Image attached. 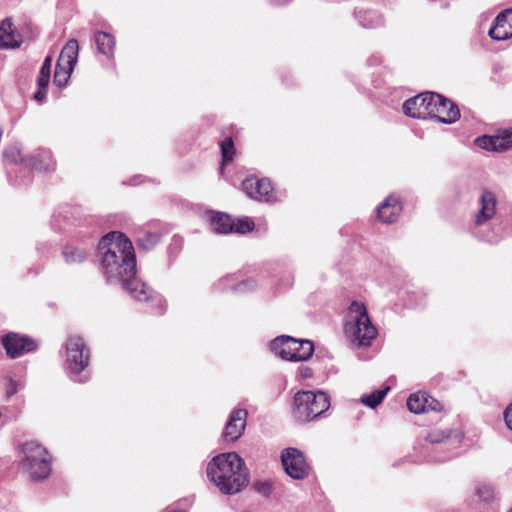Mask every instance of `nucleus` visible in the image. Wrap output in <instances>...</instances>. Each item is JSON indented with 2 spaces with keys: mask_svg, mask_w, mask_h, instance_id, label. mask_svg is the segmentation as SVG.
<instances>
[{
  "mask_svg": "<svg viewBox=\"0 0 512 512\" xmlns=\"http://www.w3.org/2000/svg\"><path fill=\"white\" fill-rule=\"evenodd\" d=\"M47 87H39L38 91L35 93L34 98L37 101H42L46 97Z\"/></svg>",
  "mask_w": 512,
  "mask_h": 512,
  "instance_id": "4c0bfd02",
  "label": "nucleus"
},
{
  "mask_svg": "<svg viewBox=\"0 0 512 512\" xmlns=\"http://www.w3.org/2000/svg\"><path fill=\"white\" fill-rule=\"evenodd\" d=\"M209 480L223 494L240 492L248 484V472L244 460L236 452L222 453L207 464Z\"/></svg>",
  "mask_w": 512,
  "mask_h": 512,
  "instance_id": "f03ea898",
  "label": "nucleus"
},
{
  "mask_svg": "<svg viewBox=\"0 0 512 512\" xmlns=\"http://www.w3.org/2000/svg\"><path fill=\"white\" fill-rule=\"evenodd\" d=\"M233 288L240 292L252 291L256 288V283L253 280H246V281H242L241 283H239L238 285H236Z\"/></svg>",
  "mask_w": 512,
  "mask_h": 512,
  "instance_id": "f704fd0d",
  "label": "nucleus"
},
{
  "mask_svg": "<svg viewBox=\"0 0 512 512\" xmlns=\"http://www.w3.org/2000/svg\"><path fill=\"white\" fill-rule=\"evenodd\" d=\"M254 228V222L249 217H242L233 220V232L244 234L252 231Z\"/></svg>",
  "mask_w": 512,
  "mask_h": 512,
  "instance_id": "c756f323",
  "label": "nucleus"
},
{
  "mask_svg": "<svg viewBox=\"0 0 512 512\" xmlns=\"http://www.w3.org/2000/svg\"><path fill=\"white\" fill-rule=\"evenodd\" d=\"M221 153H222V164L225 165L232 161L235 149L234 144L231 138H226L221 143Z\"/></svg>",
  "mask_w": 512,
  "mask_h": 512,
  "instance_id": "c85d7f7f",
  "label": "nucleus"
},
{
  "mask_svg": "<svg viewBox=\"0 0 512 512\" xmlns=\"http://www.w3.org/2000/svg\"><path fill=\"white\" fill-rule=\"evenodd\" d=\"M2 344L10 358H18L24 353L34 351L37 347L33 339L17 333L3 336Z\"/></svg>",
  "mask_w": 512,
  "mask_h": 512,
  "instance_id": "ddd939ff",
  "label": "nucleus"
},
{
  "mask_svg": "<svg viewBox=\"0 0 512 512\" xmlns=\"http://www.w3.org/2000/svg\"><path fill=\"white\" fill-rule=\"evenodd\" d=\"M62 254L68 264L81 263L87 257L83 249L70 245L64 247Z\"/></svg>",
  "mask_w": 512,
  "mask_h": 512,
  "instance_id": "a878e982",
  "label": "nucleus"
},
{
  "mask_svg": "<svg viewBox=\"0 0 512 512\" xmlns=\"http://www.w3.org/2000/svg\"><path fill=\"white\" fill-rule=\"evenodd\" d=\"M434 95L433 92H426L406 100L402 107L403 112L413 118H431L435 108Z\"/></svg>",
  "mask_w": 512,
  "mask_h": 512,
  "instance_id": "9b49d317",
  "label": "nucleus"
},
{
  "mask_svg": "<svg viewBox=\"0 0 512 512\" xmlns=\"http://www.w3.org/2000/svg\"><path fill=\"white\" fill-rule=\"evenodd\" d=\"M29 165L35 170L49 171L54 169L55 162L49 150L38 148L30 156Z\"/></svg>",
  "mask_w": 512,
  "mask_h": 512,
  "instance_id": "4be33fe9",
  "label": "nucleus"
},
{
  "mask_svg": "<svg viewBox=\"0 0 512 512\" xmlns=\"http://www.w3.org/2000/svg\"><path fill=\"white\" fill-rule=\"evenodd\" d=\"M7 161L18 163L23 161L21 150L17 146L10 147L4 153Z\"/></svg>",
  "mask_w": 512,
  "mask_h": 512,
  "instance_id": "2f4dec72",
  "label": "nucleus"
},
{
  "mask_svg": "<svg viewBox=\"0 0 512 512\" xmlns=\"http://www.w3.org/2000/svg\"><path fill=\"white\" fill-rule=\"evenodd\" d=\"M298 375L302 378V379H308V378H311L312 375H313V372H312V369L309 368L308 366H300L298 367Z\"/></svg>",
  "mask_w": 512,
  "mask_h": 512,
  "instance_id": "c9c22d12",
  "label": "nucleus"
},
{
  "mask_svg": "<svg viewBox=\"0 0 512 512\" xmlns=\"http://www.w3.org/2000/svg\"><path fill=\"white\" fill-rule=\"evenodd\" d=\"M388 391L389 387H384L373 391L371 394H365L361 397V402L370 408H376L383 401Z\"/></svg>",
  "mask_w": 512,
  "mask_h": 512,
  "instance_id": "bb28decb",
  "label": "nucleus"
},
{
  "mask_svg": "<svg viewBox=\"0 0 512 512\" xmlns=\"http://www.w3.org/2000/svg\"><path fill=\"white\" fill-rule=\"evenodd\" d=\"M270 348L276 356L292 362L306 361L314 352L311 341L299 340L285 335L272 340Z\"/></svg>",
  "mask_w": 512,
  "mask_h": 512,
  "instance_id": "423d86ee",
  "label": "nucleus"
},
{
  "mask_svg": "<svg viewBox=\"0 0 512 512\" xmlns=\"http://www.w3.org/2000/svg\"><path fill=\"white\" fill-rule=\"evenodd\" d=\"M79 45L77 40H69L63 47L56 63L54 83L58 87H64L78 61Z\"/></svg>",
  "mask_w": 512,
  "mask_h": 512,
  "instance_id": "6e6552de",
  "label": "nucleus"
},
{
  "mask_svg": "<svg viewBox=\"0 0 512 512\" xmlns=\"http://www.w3.org/2000/svg\"><path fill=\"white\" fill-rule=\"evenodd\" d=\"M448 437V435L445 433V431L440 429H433L426 435V440L430 443H441L443 440H445Z\"/></svg>",
  "mask_w": 512,
  "mask_h": 512,
  "instance_id": "72a5a7b5",
  "label": "nucleus"
},
{
  "mask_svg": "<svg viewBox=\"0 0 512 512\" xmlns=\"http://www.w3.org/2000/svg\"><path fill=\"white\" fill-rule=\"evenodd\" d=\"M247 415L248 413L245 409H235L232 411L222 434L225 441L234 442L242 436L246 428Z\"/></svg>",
  "mask_w": 512,
  "mask_h": 512,
  "instance_id": "dca6fc26",
  "label": "nucleus"
},
{
  "mask_svg": "<svg viewBox=\"0 0 512 512\" xmlns=\"http://www.w3.org/2000/svg\"><path fill=\"white\" fill-rule=\"evenodd\" d=\"M488 34L497 41L512 37V9H507L498 14Z\"/></svg>",
  "mask_w": 512,
  "mask_h": 512,
  "instance_id": "f3484780",
  "label": "nucleus"
},
{
  "mask_svg": "<svg viewBox=\"0 0 512 512\" xmlns=\"http://www.w3.org/2000/svg\"><path fill=\"white\" fill-rule=\"evenodd\" d=\"M504 420L507 427L512 431V403L506 408L504 412Z\"/></svg>",
  "mask_w": 512,
  "mask_h": 512,
  "instance_id": "e433bc0d",
  "label": "nucleus"
},
{
  "mask_svg": "<svg viewBox=\"0 0 512 512\" xmlns=\"http://www.w3.org/2000/svg\"><path fill=\"white\" fill-rule=\"evenodd\" d=\"M282 465L286 473L294 479H304L309 474V465L304 454L296 448H288L281 454Z\"/></svg>",
  "mask_w": 512,
  "mask_h": 512,
  "instance_id": "9d476101",
  "label": "nucleus"
},
{
  "mask_svg": "<svg viewBox=\"0 0 512 512\" xmlns=\"http://www.w3.org/2000/svg\"><path fill=\"white\" fill-rule=\"evenodd\" d=\"M354 14L358 23L364 28L374 29L384 24L383 16L376 10L359 8Z\"/></svg>",
  "mask_w": 512,
  "mask_h": 512,
  "instance_id": "412c9836",
  "label": "nucleus"
},
{
  "mask_svg": "<svg viewBox=\"0 0 512 512\" xmlns=\"http://www.w3.org/2000/svg\"><path fill=\"white\" fill-rule=\"evenodd\" d=\"M479 208L473 216V225L481 227L493 220L497 214L498 199L489 189H482L478 199Z\"/></svg>",
  "mask_w": 512,
  "mask_h": 512,
  "instance_id": "1a4fd4ad",
  "label": "nucleus"
},
{
  "mask_svg": "<svg viewBox=\"0 0 512 512\" xmlns=\"http://www.w3.org/2000/svg\"><path fill=\"white\" fill-rule=\"evenodd\" d=\"M476 494L481 500L490 501L494 497L495 490L489 484H482L477 487Z\"/></svg>",
  "mask_w": 512,
  "mask_h": 512,
  "instance_id": "7c9ffc66",
  "label": "nucleus"
},
{
  "mask_svg": "<svg viewBox=\"0 0 512 512\" xmlns=\"http://www.w3.org/2000/svg\"><path fill=\"white\" fill-rule=\"evenodd\" d=\"M478 147L495 152H504L512 149V129L498 131L494 135H485L475 140Z\"/></svg>",
  "mask_w": 512,
  "mask_h": 512,
  "instance_id": "4468645a",
  "label": "nucleus"
},
{
  "mask_svg": "<svg viewBox=\"0 0 512 512\" xmlns=\"http://www.w3.org/2000/svg\"><path fill=\"white\" fill-rule=\"evenodd\" d=\"M440 403L425 392H416L409 396L407 407L410 412L420 414L429 410H439Z\"/></svg>",
  "mask_w": 512,
  "mask_h": 512,
  "instance_id": "a211bd4d",
  "label": "nucleus"
},
{
  "mask_svg": "<svg viewBox=\"0 0 512 512\" xmlns=\"http://www.w3.org/2000/svg\"><path fill=\"white\" fill-rule=\"evenodd\" d=\"M242 187L247 196L254 200L264 202L275 200L274 189L268 179L250 177L243 181Z\"/></svg>",
  "mask_w": 512,
  "mask_h": 512,
  "instance_id": "f8f14e48",
  "label": "nucleus"
},
{
  "mask_svg": "<svg viewBox=\"0 0 512 512\" xmlns=\"http://www.w3.org/2000/svg\"><path fill=\"white\" fill-rule=\"evenodd\" d=\"M23 387H24V384L22 381H17L12 378H8L7 384H6V396L11 397V396L15 395Z\"/></svg>",
  "mask_w": 512,
  "mask_h": 512,
  "instance_id": "473e14b6",
  "label": "nucleus"
},
{
  "mask_svg": "<svg viewBox=\"0 0 512 512\" xmlns=\"http://www.w3.org/2000/svg\"><path fill=\"white\" fill-rule=\"evenodd\" d=\"M330 407L328 395L322 391H299L294 395L293 417L301 423L313 421Z\"/></svg>",
  "mask_w": 512,
  "mask_h": 512,
  "instance_id": "20e7f679",
  "label": "nucleus"
},
{
  "mask_svg": "<svg viewBox=\"0 0 512 512\" xmlns=\"http://www.w3.org/2000/svg\"><path fill=\"white\" fill-rule=\"evenodd\" d=\"M89 362L90 351L84 340L77 335L70 336L66 342V363L73 381L78 383L87 381V374L82 372L86 371Z\"/></svg>",
  "mask_w": 512,
  "mask_h": 512,
  "instance_id": "39448f33",
  "label": "nucleus"
},
{
  "mask_svg": "<svg viewBox=\"0 0 512 512\" xmlns=\"http://www.w3.org/2000/svg\"><path fill=\"white\" fill-rule=\"evenodd\" d=\"M380 62H381V58L380 57H374V58L369 59L370 65H377Z\"/></svg>",
  "mask_w": 512,
  "mask_h": 512,
  "instance_id": "58836bf2",
  "label": "nucleus"
},
{
  "mask_svg": "<svg viewBox=\"0 0 512 512\" xmlns=\"http://www.w3.org/2000/svg\"><path fill=\"white\" fill-rule=\"evenodd\" d=\"M211 229L219 234H227L233 232V220L224 213H211L209 216Z\"/></svg>",
  "mask_w": 512,
  "mask_h": 512,
  "instance_id": "b1692460",
  "label": "nucleus"
},
{
  "mask_svg": "<svg viewBox=\"0 0 512 512\" xmlns=\"http://www.w3.org/2000/svg\"><path fill=\"white\" fill-rule=\"evenodd\" d=\"M345 334L356 346H370L377 336V329L372 324L365 305L354 301L350 304L345 321Z\"/></svg>",
  "mask_w": 512,
  "mask_h": 512,
  "instance_id": "7ed1b4c3",
  "label": "nucleus"
},
{
  "mask_svg": "<svg viewBox=\"0 0 512 512\" xmlns=\"http://www.w3.org/2000/svg\"><path fill=\"white\" fill-rule=\"evenodd\" d=\"M161 235L160 231L150 226L140 228L137 232L138 245L144 250H150L160 241Z\"/></svg>",
  "mask_w": 512,
  "mask_h": 512,
  "instance_id": "5701e85b",
  "label": "nucleus"
},
{
  "mask_svg": "<svg viewBox=\"0 0 512 512\" xmlns=\"http://www.w3.org/2000/svg\"><path fill=\"white\" fill-rule=\"evenodd\" d=\"M402 211V206L397 198L389 196L386 200L378 207L377 213L378 218L383 223H393L397 220Z\"/></svg>",
  "mask_w": 512,
  "mask_h": 512,
  "instance_id": "6ab92c4d",
  "label": "nucleus"
},
{
  "mask_svg": "<svg viewBox=\"0 0 512 512\" xmlns=\"http://www.w3.org/2000/svg\"><path fill=\"white\" fill-rule=\"evenodd\" d=\"M52 58L47 56L40 68L37 78L38 87H48L51 73Z\"/></svg>",
  "mask_w": 512,
  "mask_h": 512,
  "instance_id": "cd10ccee",
  "label": "nucleus"
},
{
  "mask_svg": "<svg viewBox=\"0 0 512 512\" xmlns=\"http://www.w3.org/2000/svg\"><path fill=\"white\" fill-rule=\"evenodd\" d=\"M95 42L100 53L106 55L107 57L113 56L115 39L111 34L102 31L97 32L95 34Z\"/></svg>",
  "mask_w": 512,
  "mask_h": 512,
  "instance_id": "393cba45",
  "label": "nucleus"
},
{
  "mask_svg": "<svg viewBox=\"0 0 512 512\" xmlns=\"http://www.w3.org/2000/svg\"><path fill=\"white\" fill-rule=\"evenodd\" d=\"M22 43L20 35L13 29L9 19H5L0 24V49L16 48Z\"/></svg>",
  "mask_w": 512,
  "mask_h": 512,
  "instance_id": "aec40b11",
  "label": "nucleus"
},
{
  "mask_svg": "<svg viewBox=\"0 0 512 512\" xmlns=\"http://www.w3.org/2000/svg\"><path fill=\"white\" fill-rule=\"evenodd\" d=\"M23 464L34 479L46 478L51 470L50 456L40 444L28 441L22 446Z\"/></svg>",
  "mask_w": 512,
  "mask_h": 512,
  "instance_id": "0eeeda50",
  "label": "nucleus"
},
{
  "mask_svg": "<svg viewBox=\"0 0 512 512\" xmlns=\"http://www.w3.org/2000/svg\"><path fill=\"white\" fill-rule=\"evenodd\" d=\"M101 253V271L108 284H121L136 300L152 303L156 313L165 310L161 295L149 290L145 283L136 278V257L131 241L121 232L105 235L98 244Z\"/></svg>",
  "mask_w": 512,
  "mask_h": 512,
  "instance_id": "f257e3e1",
  "label": "nucleus"
},
{
  "mask_svg": "<svg viewBox=\"0 0 512 512\" xmlns=\"http://www.w3.org/2000/svg\"><path fill=\"white\" fill-rule=\"evenodd\" d=\"M510 512H512V509L510 510Z\"/></svg>",
  "mask_w": 512,
  "mask_h": 512,
  "instance_id": "ea45409f",
  "label": "nucleus"
},
{
  "mask_svg": "<svg viewBox=\"0 0 512 512\" xmlns=\"http://www.w3.org/2000/svg\"><path fill=\"white\" fill-rule=\"evenodd\" d=\"M433 102L435 104V108H433V112L431 114L432 119H437L439 122L446 124L454 123L459 119V108L450 100L435 93Z\"/></svg>",
  "mask_w": 512,
  "mask_h": 512,
  "instance_id": "2eb2a0df",
  "label": "nucleus"
}]
</instances>
